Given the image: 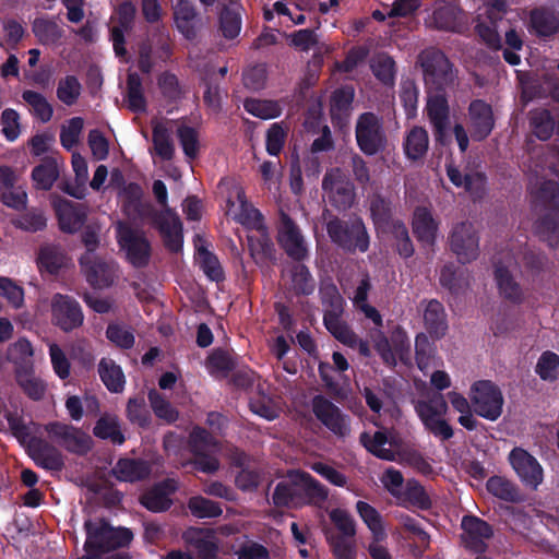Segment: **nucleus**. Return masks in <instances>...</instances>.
<instances>
[{"label":"nucleus","instance_id":"nucleus-1","mask_svg":"<svg viewBox=\"0 0 559 559\" xmlns=\"http://www.w3.org/2000/svg\"><path fill=\"white\" fill-rule=\"evenodd\" d=\"M85 530V550H96L100 555L111 549L127 546L133 537L130 530L111 527L102 519L86 521Z\"/></svg>","mask_w":559,"mask_h":559},{"label":"nucleus","instance_id":"nucleus-2","mask_svg":"<svg viewBox=\"0 0 559 559\" xmlns=\"http://www.w3.org/2000/svg\"><path fill=\"white\" fill-rule=\"evenodd\" d=\"M427 93H442L453 83L454 73L447 57L439 50H425L420 57Z\"/></svg>","mask_w":559,"mask_h":559},{"label":"nucleus","instance_id":"nucleus-3","mask_svg":"<svg viewBox=\"0 0 559 559\" xmlns=\"http://www.w3.org/2000/svg\"><path fill=\"white\" fill-rule=\"evenodd\" d=\"M322 301L325 306L324 324L340 342H354L349 328L342 321L343 298L334 284H323L320 288Z\"/></svg>","mask_w":559,"mask_h":559},{"label":"nucleus","instance_id":"nucleus-4","mask_svg":"<svg viewBox=\"0 0 559 559\" xmlns=\"http://www.w3.org/2000/svg\"><path fill=\"white\" fill-rule=\"evenodd\" d=\"M469 399L477 415L488 420H496L502 414L503 396L500 389L491 381L480 380L472 384Z\"/></svg>","mask_w":559,"mask_h":559},{"label":"nucleus","instance_id":"nucleus-5","mask_svg":"<svg viewBox=\"0 0 559 559\" xmlns=\"http://www.w3.org/2000/svg\"><path fill=\"white\" fill-rule=\"evenodd\" d=\"M415 411L424 426L436 437L443 440L453 436L452 428L444 420L448 405L442 395H436L428 401H418Z\"/></svg>","mask_w":559,"mask_h":559},{"label":"nucleus","instance_id":"nucleus-6","mask_svg":"<svg viewBox=\"0 0 559 559\" xmlns=\"http://www.w3.org/2000/svg\"><path fill=\"white\" fill-rule=\"evenodd\" d=\"M328 233L331 239L346 250L366 251L369 246V238L366 228L359 218L352 222L350 226L338 219L328 223Z\"/></svg>","mask_w":559,"mask_h":559},{"label":"nucleus","instance_id":"nucleus-7","mask_svg":"<svg viewBox=\"0 0 559 559\" xmlns=\"http://www.w3.org/2000/svg\"><path fill=\"white\" fill-rule=\"evenodd\" d=\"M449 243L453 253L463 263L478 257L479 238L476 228L469 222H460L452 227Z\"/></svg>","mask_w":559,"mask_h":559},{"label":"nucleus","instance_id":"nucleus-8","mask_svg":"<svg viewBox=\"0 0 559 559\" xmlns=\"http://www.w3.org/2000/svg\"><path fill=\"white\" fill-rule=\"evenodd\" d=\"M356 140L359 148L367 155L383 150L385 135L380 120L371 112L362 114L356 123Z\"/></svg>","mask_w":559,"mask_h":559},{"label":"nucleus","instance_id":"nucleus-9","mask_svg":"<svg viewBox=\"0 0 559 559\" xmlns=\"http://www.w3.org/2000/svg\"><path fill=\"white\" fill-rule=\"evenodd\" d=\"M52 323L62 331H72L83 323V313L80 305L72 297L55 294L50 300Z\"/></svg>","mask_w":559,"mask_h":559},{"label":"nucleus","instance_id":"nucleus-10","mask_svg":"<svg viewBox=\"0 0 559 559\" xmlns=\"http://www.w3.org/2000/svg\"><path fill=\"white\" fill-rule=\"evenodd\" d=\"M118 241L126 251L128 260L134 266H143L150 258V245L143 233L119 223L117 226Z\"/></svg>","mask_w":559,"mask_h":559},{"label":"nucleus","instance_id":"nucleus-11","mask_svg":"<svg viewBox=\"0 0 559 559\" xmlns=\"http://www.w3.org/2000/svg\"><path fill=\"white\" fill-rule=\"evenodd\" d=\"M191 448L194 453V465L203 473H214L218 469L219 463L213 455L218 447L213 438L203 429L197 428L191 433Z\"/></svg>","mask_w":559,"mask_h":559},{"label":"nucleus","instance_id":"nucleus-12","mask_svg":"<svg viewBox=\"0 0 559 559\" xmlns=\"http://www.w3.org/2000/svg\"><path fill=\"white\" fill-rule=\"evenodd\" d=\"M227 205L228 212L233 214L234 218L250 230L263 226L260 213L247 202L245 191L240 186L231 185Z\"/></svg>","mask_w":559,"mask_h":559},{"label":"nucleus","instance_id":"nucleus-13","mask_svg":"<svg viewBox=\"0 0 559 559\" xmlns=\"http://www.w3.org/2000/svg\"><path fill=\"white\" fill-rule=\"evenodd\" d=\"M509 461L525 486L536 489L543 483V467L538 461L524 449H513L509 454Z\"/></svg>","mask_w":559,"mask_h":559},{"label":"nucleus","instance_id":"nucleus-14","mask_svg":"<svg viewBox=\"0 0 559 559\" xmlns=\"http://www.w3.org/2000/svg\"><path fill=\"white\" fill-rule=\"evenodd\" d=\"M324 197L336 207L346 209L354 201V188L340 169L326 173L322 183Z\"/></svg>","mask_w":559,"mask_h":559},{"label":"nucleus","instance_id":"nucleus-15","mask_svg":"<svg viewBox=\"0 0 559 559\" xmlns=\"http://www.w3.org/2000/svg\"><path fill=\"white\" fill-rule=\"evenodd\" d=\"M81 265L87 282L97 288L108 287L116 277V265L94 253H85L81 258Z\"/></svg>","mask_w":559,"mask_h":559},{"label":"nucleus","instance_id":"nucleus-16","mask_svg":"<svg viewBox=\"0 0 559 559\" xmlns=\"http://www.w3.org/2000/svg\"><path fill=\"white\" fill-rule=\"evenodd\" d=\"M374 346L383 361L389 366L396 365L397 359L405 360L411 348L405 331L399 326L392 331L391 340L381 335Z\"/></svg>","mask_w":559,"mask_h":559},{"label":"nucleus","instance_id":"nucleus-17","mask_svg":"<svg viewBox=\"0 0 559 559\" xmlns=\"http://www.w3.org/2000/svg\"><path fill=\"white\" fill-rule=\"evenodd\" d=\"M46 431L51 439L71 452L85 453L90 449V436L74 427L51 423L46 426Z\"/></svg>","mask_w":559,"mask_h":559},{"label":"nucleus","instance_id":"nucleus-18","mask_svg":"<svg viewBox=\"0 0 559 559\" xmlns=\"http://www.w3.org/2000/svg\"><path fill=\"white\" fill-rule=\"evenodd\" d=\"M360 439L369 452L388 461L395 460L401 448V438L394 431L378 430L372 436L365 432Z\"/></svg>","mask_w":559,"mask_h":559},{"label":"nucleus","instance_id":"nucleus-19","mask_svg":"<svg viewBox=\"0 0 559 559\" xmlns=\"http://www.w3.org/2000/svg\"><path fill=\"white\" fill-rule=\"evenodd\" d=\"M312 409L317 418L333 433L341 437L348 433L347 420L333 403L322 396H317L313 399Z\"/></svg>","mask_w":559,"mask_h":559},{"label":"nucleus","instance_id":"nucleus-20","mask_svg":"<svg viewBox=\"0 0 559 559\" xmlns=\"http://www.w3.org/2000/svg\"><path fill=\"white\" fill-rule=\"evenodd\" d=\"M440 222L425 206L416 207L413 213L412 228L416 239L424 247H432L439 234Z\"/></svg>","mask_w":559,"mask_h":559},{"label":"nucleus","instance_id":"nucleus-21","mask_svg":"<svg viewBox=\"0 0 559 559\" xmlns=\"http://www.w3.org/2000/svg\"><path fill=\"white\" fill-rule=\"evenodd\" d=\"M278 241L292 258L301 260L307 255L305 239L297 225L286 214L281 216Z\"/></svg>","mask_w":559,"mask_h":559},{"label":"nucleus","instance_id":"nucleus-22","mask_svg":"<svg viewBox=\"0 0 559 559\" xmlns=\"http://www.w3.org/2000/svg\"><path fill=\"white\" fill-rule=\"evenodd\" d=\"M307 5L306 0L276 1L272 9L264 11V16L266 20H272L274 15H277L280 23L288 27L299 25L306 20L304 11Z\"/></svg>","mask_w":559,"mask_h":559},{"label":"nucleus","instance_id":"nucleus-23","mask_svg":"<svg viewBox=\"0 0 559 559\" xmlns=\"http://www.w3.org/2000/svg\"><path fill=\"white\" fill-rule=\"evenodd\" d=\"M463 539L465 546L475 552L486 550V539L492 535L490 526L475 516H464L462 520Z\"/></svg>","mask_w":559,"mask_h":559},{"label":"nucleus","instance_id":"nucleus-24","mask_svg":"<svg viewBox=\"0 0 559 559\" xmlns=\"http://www.w3.org/2000/svg\"><path fill=\"white\" fill-rule=\"evenodd\" d=\"M156 224L165 246L170 251H180L183 243V235L179 217L171 211L165 210L157 216Z\"/></svg>","mask_w":559,"mask_h":559},{"label":"nucleus","instance_id":"nucleus-25","mask_svg":"<svg viewBox=\"0 0 559 559\" xmlns=\"http://www.w3.org/2000/svg\"><path fill=\"white\" fill-rule=\"evenodd\" d=\"M176 28L186 37L193 38L199 28L197 10L191 0H177L173 7Z\"/></svg>","mask_w":559,"mask_h":559},{"label":"nucleus","instance_id":"nucleus-26","mask_svg":"<svg viewBox=\"0 0 559 559\" xmlns=\"http://www.w3.org/2000/svg\"><path fill=\"white\" fill-rule=\"evenodd\" d=\"M469 124L472 136L483 140L489 135L493 128L491 107L483 100H475L469 105Z\"/></svg>","mask_w":559,"mask_h":559},{"label":"nucleus","instance_id":"nucleus-27","mask_svg":"<svg viewBox=\"0 0 559 559\" xmlns=\"http://www.w3.org/2000/svg\"><path fill=\"white\" fill-rule=\"evenodd\" d=\"M134 16L135 7L131 2H123L111 17L114 23L111 28V39L117 56L126 55V48L123 46V31L130 26Z\"/></svg>","mask_w":559,"mask_h":559},{"label":"nucleus","instance_id":"nucleus-28","mask_svg":"<svg viewBox=\"0 0 559 559\" xmlns=\"http://www.w3.org/2000/svg\"><path fill=\"white\" fill-rule=\"evenodd\" d=\"M29 455L34 462L46 469L60 471L63 466L61 453L41 440H33L28 447Z\"/></svg>","mask_w":559,"mask_h":559},{"label":"nucleus","instance_id":"nucleus-29","mask_svg":"<svg viewBox=\"0 0 559 559\" xmlns=\"http://www.w3.org/2000/svg\"><path fill=\"white\" fill-rule=\"evenodd\" d=\"M153 154L164 160H169L175 155V143L173 141V128L162 120H153Z\"/></svg>","mask_w":559,"mask_h":559},{"label":"nucleus","instance_id":"nucleus-30","mask_svg":"<svg viewBox=\"0 0 559 559\" xmlns=\"http://www.w3.org/2000/svg\"><path fill=\"white\" fill-rule=\"evenodd\" d=\"M176 488V483L168 479L143 495L141 503L153 512L165 511L171 504L170 496L175 492Z\"/></svg>","mask_w":559,"mask_h":559},{"label":"nucleus","instance_id":"nucleus-31","mask_svg":"<svg viewBox=\"0 0 559 559\" xmlns=\"http://www.w3.org/2000/svg\"><path fill=\"white\" fill-rule=\"evenodd\" d=\"M290 481L298 489V493L304 492L308 496L311 503L318 504L328 499V489L307 473L292 471Z\"/></svg>","mask_w":559,"mask_h":559},{"label":"nucleus","instance_id":"nucleus-32","mask_svg":"<svg viewBox=\"0 0 559 559\" xmlns=\"http://www.w3.org/2000/svg\"><path fill=\"white\" fill-rule=\"evenodd\" d=\"M55 209L62 230L74 233L83 225L86 213L68 200H58L55 202Z\"/></svg>","mask_w":559,"mask_h":559},{"label":"nucleus","instance_id":"nucleus-33","mask_svg":"<svg viewBox=\"0 0 559 559\" xmlns=\"http://www.w3.org/2000/svg\"><path fill=\"white\" fill-rule=\"evenodd\" d=\"M427 115L430 122L436 128L439 134H442L449 122V107L445 99L444 92L442 93H427Z\"/></svg>","mask_w":559,"mask_h":559},{"label":"nucleus","instance_id":"nucleus-34","mask_svg":"<svg viewBox=\"0 0 559 559\" xmlns=\"http://www.w3.org/2000/svg\"><path fill=\"white\" fill-rule=\"evenodd\" d=\"M185 538L202 559H213L215 557L217 544L212 531L191 528L185 534Z\"/></svg>","mask_w":559,"mask_h":559},{"label":"nucleus","instance_id":"nucleus-35","mask_svg":"<svg viewBox=\"0 0 559 559\" xmlns=\"http://www.w3.org/2000/svg\"><path fill=\"white\" fill-rule=\"evenodd\" d=\"M528 124L531 132L540 141L549 140L556 129V122L550 111L537 108L530 111Z\"/></svg>","mask_w":559,"mask_h":559},{"label":"nucleus","instance_id":"nucleus-36","mask_svg":"<svg viewBox=\"0 0 559 559\" xmlns=\"http://www.w3.org/2000/svg\"><path fill=\"white\" fill-rule=\"evenodd\" d=\"M98 373L105 386L114 393L124 389L126 378L122 369L110 358H102L98 364Z\"/></svg>","mask_w":559,"mask_h":559},{"label":"nucleus","instance_id":"nucleus-37","mask_svg":"<svg viewBox=\"0 0 559 559\" xmlns=\"http://www.w3.org/2000/svg\"><path fill=\"white\" fill-rule=\"evenodd\" d=\"M430 24L440 29L460 31L462 23V12L452 3L437 9L430 20Z\"/></svg>","mask_w":559,"mask_h":559},{"label":"nucleus","instance_id":"nucleus-38","mask_svg":"<svg viewBox=\"0 0 559 559\" xmlns=\"http://www.w3.org/2000/svg\"><path fill=\"white\" fill-rule=\"evenodd\" d=\"M429 138L427 131L421 127H414L406 134L404 151L407 158L417 160L428 151Z\"/></svg>","mask_w":559,"mask_h":559},{"label":"nucleus","instance_id":"nucleus-39","mask_svg":"<svg viewBox=\"0 0 559 559\" xmlns=\"http://www.w3.org/2000/svg\"><path fill=\"white\" fill-rule=\"evenodd\" d=\"M69 260L67 255L55 246H44L40 248L37 264L39 270L49 274H55L62 267L67 266Z\"/></svg>","mask_w":559,"mask_h":559},{"label":"nucleus","instance_id":"nucleus-40","mask_svg":"<svg viewBox=\"0 0 559 559\" xmlns=\"http://www.w3.org/2000/svg\"><path fill=\"white\" fill-rule=\"evenodd\" d=\"M33 33L44 45H58L64 35L63 28L52 19H36Z\"/></svg>","mask_w":559,"mask_h":559},{"label":"nucleus","instance_id":"nucleus-41","mask_svg":"<svg viewBox=\"0 0 559 559\" xmlns=\"http://www.w3.org/2000/svg\"><path fill=\"white\" fill-rule=\"evenodd\" d=\"M356 511L371 532L373 539L383 540L386 537L382 518L372 506L365 501H358L356 503Z\"/></svg>","mask_w":559,"mask_h":559},{"label":"nucleus","instance_id":"nucleus-42","mask_svg":"<svg viewBox=\"0 0 559 559\" xmlns=\"http://www.w3.org/2000/svg\"><path fill=\"white\" fill-rule=\"evenodd\" d=\"M112 473L120 480L136 481L147 476L150 468L145 462L122 459L118 461Z\"/></svg>","mask_w":559,"mask_h":559},{"label":"nucleus","instance_id":"nucleus-43","mask_svg":"<svg viewBox=\"0 0 559 559\" xmlns=\"http://www.w3.org/2000/svg\"><path fill=\"white\" fill-rule=\"evenodd\" d=\"M247 238L251 255L257 261H263L266 258H271L273 245L263 226L251 230Z\"/></svg>","mask_w":559,"mask_h":559},{"label":"nucleus","instance_id":"nucleus-44","mask_svg":"<svg viewBox=\"0 0 559 559\" xmlns=\"http://www.w3.org/2000/svg\"><path fill=\"white\" fill-rule=\"evenodd\" d=\"M240 10L241 5L236 0L230 3L221 13V29L226 38L233 39L240 32Z\"/></svg>","mask_w":559,"mask_h":559},{"label":"nucleus","instance_id":"nucleus-45","mask_svg":"<svg viewBox=\"0 0 559 559\" xmlns=\"http://www.w3.org/2000/svg\"><path fill=\"white\" fill-rule=\"evenodd\" d=\"M424 320L427 329L437 336L445 331V314L442 305L437 300H430L424 309Z\"/></svg>","mask_w":559,"mask_h":559},{"label":"nucleus","instance_id":"nucleus-46","mask_svg":"<svg viewBox=\"0 0 559 559\" xmlns=\"http://www.w3.org/2000/svg\"><path fill=\"white\" fill-rule=\"evenodd\" d=\"M22 98L28 105L29 111L41 122H47L51 119L53 109L48 103L46 97L34 91H25Z\"/></svg>","mask_w":559,"mask_h":559},{"label":"nucleus","instance_id":"nucleus-47","mask_svg":"<svg viewBox=\"0 0 559 559\" xmlns=\"http://www.w3.org/2000/svg\"><path fill=\"white\" fill-rule=\"evenodd\" d=\"M447 175L455 187L463 188L468 192L478 190L484 183L481 174L473 173L463 175L453 164L447 165Z\"/></svg>","mask_w":559,"mask_h":559},{"label":"nucleus","instance_id":"nucleus-48","mask_svg":"<svg viewBox=\"0 0 559 559\" xmlns=\"http://www.w3.org/2000/svg\"><path fill=\"white\" fill-rule=\"evenodd\" d=\"M535 372L544 381H556L559 376V355L551 350L544 352L536 362Z\"/></svg>","mask_w":559,"mask_h":559},{"label":"nucleus","instance_id":"nucleus-49","mask_svg":"<svg viewBox=\"0 0 559 559\" xmlns=\"http://www.w3.org/2000/svg\"><path fill=\"white\" fill-rule=\"evenodd\" d=\"M531 25L540 36H549L558 29V20L552 12L537 9L531 13Z\"/></svg>","mask_w":559,"mask_h":559},{"label":"nucleus","instance_id":"nucleus-50","mask_svg":"<svg viewBox=\"0 0 559 559\" xmlns=\"http://www.w3.org/2000/svg\"><path fill=\"white\" fill-rule=\"evenodd\" d=\"M94 432L97 437L110 439L114 443L121 444L124 441L116 416L106 415L102 417L97 421Z\"/></svg>","mask_w":559,"mask_h":559},{"label":"nucleus","instance_id":"nucleus-51","mask_svg":"<svg viewBox=\"0 0 559 559\" xmlns=\"http://www.w3.org/2000/svg\"><path fill=\"white\" fill-rule=\"evenodd\" d=\"M353 98L354 90L352 87H343L335 91L331 103L332 117L340 121L346 119Z\"/></svg>","mask_w":559,"mask_h":559},{"label":"nucleus","instance_id":"nucleus-52","mask_svg":"<svg viewBox=\"0 0 559 559\" xmlns=\"http://www.w3.org/2000/svg\"><path fill=\"white\" fill-rule=\"evenodd\" d=\"M245 108L249 114L261 119L276 118L282 111L278 103L262 99H247Z\"/></svg>","mask_w":559,"mask_h":559},{"label":"nucleus","instance_id":"nucleus-53","mask_svg":"<svg viewBox=\"0 0 559 559\" xmlns=\"http://www.w3.org/2000/svg\"><path fill=\"white\" fill-rule=\"evenodd\" d=\"M496 281L500 294L513 301H518L522 297V290L519 284L513 280L507 269L498 267L496 270Z\"/></svg>","mask_w":559,"mask_h":559},{"label":"nucleus","instance_id":"nucleus-54","mask_svg":"<svg viewBox=\"0 0 559 559\" xmlns=\"http://www.w3.org/2000/svg\"><path fill=\"white\" fill-rule=\"evenodd\" d=\"M32 177L37 189H50L58 177L57 164L53 160L45 162L34 168Z\"/></svg>","mask_w":559,"mask_h":559},{"label":"nucleus","instance_id":"nucleus-55","mask_svg":"<svg viewBox=\"0 0 559 559\" xmlns=\"http://www.w3.org/2000/svg\"><path fill=\"white\" fill-rule=\"evenodd\" d=\"M197 248V262L200 267L204 271V273L214 281H218L222 278L223 272L217 259L207 251L202 245L195 243Z\"/></svg>","mask_w":559,"mask_h":559},{"label":"nucleus","instance_id":"nucleus-56","mask_svg":"<svg viewBox=\"0 0 559 559\" xmlns=\"http://www.w3.org/2000/svg\"><path fill=\"white\" fill-rule=\"evenodd\" d=\"M370 212L379 233H385L386 226L391 224V209L389 203L376 195L370 201Z\"/></svg>","mask_w":559,"mask_h":559},{"label":"nucleus","instance_id":"nucleus-57","mask_svg":"<svg viewBox=\"0 0 559 559\" xmlns=\"http://www.w3.org/2000/svg\"><path fill=\"white\" fill-rule=\"evenodd\" d=\"M188 508L190 512L199 519L216 518L219 516L223 512L216 502L211 501L202 496L190 498Z\"/></svg>","mask_w":559,"mask_h":559},{"label":"nucleus","instance_id":"nucleus-58","mask_svg":"<svg viewBox=\"0 0 559 559\" xmlns=\"http://www.w3.org/2000/svg\"><path fill=\"white\" fill-rule=\"evenodd\" d=\"M72 168L75 174V181L78 183V188L73 191L68 190V193L73 195L76 199H82L85 195V183L88 179V168L85 158L74 152L72 154Z\"/></svg>","mask_w":559,"mask_h":559},{"label":"nucleus","instance_id":"nucleus-59","mask_svg":"<svg viewBox=\"0 0 559 559\" xmlns=\"http://www.w3.org/2000/svg\"><path fill=\"white\" fill-rule=\"evenodd\" d=\"M83 127L84 120L80 117H74L62 124L60 141L64 148L72 150L79 143Z\"/></svg>","mask_w":559,"mask_h":559},{"label":"nucleus","instance_id":"nucleus-60","mask_svg":"<svg viewBox=\"0 0 559 559\" xmlns=\"http://www.w3.org/2000/svg\"><path fill=\"white\" fill-rule=\"evenodd\" d=\"M331 522L341 533L340 536L354 537L356 535V522L345 509L335 508L329 512Z\"/></svg>","mask_w":559,"mask_h":559},{"label":"nucleus","instance_id":"nucleus-61","mask_svg":"<svg viewBox=\"0 0 559 559\" xmlns=\"http://www.w3.org/2000/svg\"><path fill=\"white\" fill-rule=\"evenodd\" d=\"M177 136L180 141L185 155L188 158H195L200 150V141L197 130L183 124L177 129Z\"/></svg>","mask_w":559,"mask_h":559},{"label":"nucleus","instance_id":"nucleus-62","mask_svg":"<svg viewBox=\"0 0 559 559\" xmlns=\"http://www.w3.org/2000/svg\"><path fill=\"white\" fill-rule=\"evenodd\" d=\"M81 94V84L73 75L61 79L57 87L58 98L66 105L74 104Z\"/></svg>","mask_w":559,"mask_h":559},{"label":"nucleus","instance_id":"nucleus-63","mask_svg":"<svg viewBox=\"0 0 559 559\" xmlns=\"http://www.w3.org/2000/svg\"><path fill=\"white\" fill-rule=\"evenodd\" d=\"M17 382L23 391L33 400H39L46 392L45 383L35 377L32 371H23L17 374Z\"/></svg>","mask_w":559,"mask_h":559},{"label":"nucleus","instance_id":"nucleus-64","mask_svg":"<svg viewBox=\"0 0 559 559\" xmlns=\"http://www.w3.org/2000/svg\"><path fill=\"white\" fill-rule=\"evenodd\" d=\"M349 538L326 532V539L337 559H355V544Z\"/></svg>","mask_w":559,"mask_h":559}]
</instances>
